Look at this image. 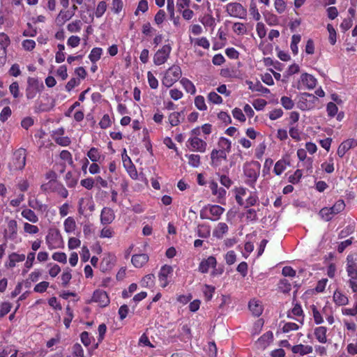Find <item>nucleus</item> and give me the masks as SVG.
Listing matches in <instances>:
<instances>
[{
  "mask_svg": "<svg viewBox=\"0 0 357 357\" xmlns=\"http://www.w3.org/2000/svg\"><path fill=\"white\" fill-rule=\"evenodd\" d=\"M353 241H354V238L351 237V238H347V240H345L344 241L340 242L337 245V251L339 253L343 252L344 251H345L346 248H348V246L351 245Z\"/></svg>",
  "mask_w": 357,
  "mask_h": 357,
  "instance_id": "nucleus-56",
  "label": "nucleus"
},
{
  "mask_svg": "<svg viewBox=\"0 0 357 357\" xmlns=\"http://www.w3.org/2000/svg\"><path fill=\"white\" fill-rule=\"evenodd\" d=\"M311 311L312 312V317L314 321L316 324H321L324 322V317L322 316V314L321 311H319L317 306L314 305H312L310 306Z\"/></svg>",
  "mask_w": 357,
  "mask_h": 357,
  "instance_id": "nucleus-33",
  "label": "nucleus"
},
{
  "mask_svg": "<svg viewBox=\"0 0 357 357\" xmlns=\"http://www.w3.org/2000/svg\"><path fill=\"white\" fill-rule=\"evenodd\" d=\"M345 269L349 278V285L352 291L357 293V255L355 252L347 255Z\"/></svg>",
  "mask_w": 357,
  "mask_h": 357,
  "instance_id": "nucleus-1",
  "label": "nucleus"
},
{
  "mask_svg": "<svg viewBox=\"0 0 357 357\" xmlns=\"http://www.w3.org/2000/svg\"><path fill=\"white\" fill-rule=\"evenodd\" d=\"M225 209L220 205H207L200 211V218L202 219H209L211 221H217L221 218Z\"/></svg>",
  "mask_w": 357,
  "mask_h": 357,
  "instance_id": "nucleus-4",
  "label": "nucleus"
},
{
  "mask_svg": "<svg viewBox=\"0 0 357 357\" xmlns=\"http://www.w3.org/2000/svg\"><path fill=\"white\" fill-rule=\"evenodd\" d=\"M300 82L308 89H314L317 83L315 77L307 73H303L301 75Z\"/></svg>",
  "mask_w": 357,
  "mask_h": 357,
  "instance_id": "nucleus-15",
  "label": "nucleus"
},
{
  "mask_svg": "<svg viewBox=\"0 0 357 357\" xmlns=\"http://www.w3.org/2000/svg\"><path fill=\"white\" fill-rule=\"evenodd\" d=\"M317 102H319L317 96L305 92L301 95L296 105L297 107L301 110H310L314 109Z\"/></svg>",
  "mask_w": 357,
  "mask_h": 357,
  "instance_id": "nucleus-7",
  "label": "nucleus"
},
{
  "mask_svg": "<svg viewBox=\"0 0 357 357\" xmlns=\"http://www.w3.org/2000/svg\"><path fill=\"white\" fill-rule=\"evenodd\" d=\"M209 188L212 194L217 197L218 202L222 204V200H225L226 197L227 190L224 188H219L218 183L213 180L209 182Z\"/></svg>",
  "mask_w": 357,
  "mask_h": 357,
  "instance_id": "nucleus-12",
  "label": "nucleus"
},
{
  "mask_svg": "<svg viewBox=\"0 0 357 357\" xmlns=\"http://www.w3.org/2000/svg\"><path fill=\"white\" fill-rule=\"evenodd\" d=\"M201 22L202 24H204L206 27V26H208V27H212L215 24V20L213 16L210 14H206L201 19Z\"/></svg>",
  "mask_w": 357,
  "mask_h": 357,
  "instance_id": "nucleus-63",
  "label": "nucleus"
},
{
  "mask_svg": "<svg viewBox=\"0 0 357 357\" xmlns=\"http://www.w3.org/2000/svg\"><path fill=\"white\" fill-rule=\"evenodd\" d=\"M29 206L33 209H37L40 211H45L47 209V206L41 204L37 199H30L29 201Z\"/></svg>",
  "mask_w": 357,
  "mask_h": 357,
  "instance_id": "nucleus-45",
  "label": "nucleus"
},
{
  "mask_svg": "<svg viewBox=\"0 0 357 357\" xmlns=\"http://www.w3.org/2000/svg\"><path fill=\"white\" fill-rule=\"evenodd\" d=\"M345 208V202L342 199H339L335 202L331 207H324L319 211V215L326 221L332 220L334 215L344 211Z\"/></svg>",
  "mask_w": 357,
  "mask_h": 357,
  "instance_id": "nucleus-5",
  "label": "nucleus"
},
{
  "mask_svg": "<svg viewBox=\"0 0 357 357\" xmlns=\"http://www.w3.org/2000/svg\"><path fill=\"white\" fill-rule=\"evenodd\" d=\"M191 151H199V153H205L208 144L205 140L200 139L199 137H190L185 144Z\"/></svg>",
  "mask_w": 357,
  "mask_h": 357,
  "instance_id": "nucleus-9",
  "label": "nucleus"
},
{
  "mask_svg": "<svg viewBox=\"0 0 357 357\" xmlns=\"http://www.w3.org/2000/svg\"><path fill=\"white\" fill-rule=\"evenodd\" d=\"M333 298L335 303L339 306L346 305V304L349 303L347 296L344 294L342 291H338V289L334 291Z\"/></svg>",
  "mask_w": 357,
  "mask_h": 357,
  "instance_id": "nucleus-24",
  "label": "nucleus"
},
{
  "mask_svg": "<svg viewBox=\"0 0 357 357\" xmlns=\"http://www.w3.org/2000/svg\"><path fill=\"white\" fill-rule=\"evenodd\" d=\"M289 164V162H287L284 159L278 160L273 168L274 174L276 175H281Z\"/></svg>",
  "mask_w": 357,
  "mask_h": 357,
  "instance_id": "nucleus-32",
  "label": "nucleus"
},
{
  "mask_svg": "<svg viewBox=\"0 0 357 357\" xmlns=\"http://www.w3.org/2000/svg\"><path fill=\"white\" fill-rule=\"evenodd\" d=\"M91 301L98 303L100 307H105L110 303L108 294L102 289H96L93 294Z\"/></svg>",
  "mask_w": 357,
  "mask_h": 357,
  "instance_id": "nucleus-11",
  "label": "nucleus"
},
{
  "mask_svg": "<svg viewBox=\"0 0 357 357\" xmlns=\"http://www.w3.org/2000/svg\"><path fill=\"white\" fill-rule=\"evenodd\" d=\"M327 331L328 328L326 326H320L314 328V335L315 336L318 342L321 344H326L328 342Z\"/></svg>",
  "mask_w": 357,
  "mask_h": 357,
  "instance_id": "nucleus-16",
  "label": "nucleus"
},
{
  "mask_svg": "<svg viewBox=\"0 0 357 357\" xmlns=\"http://www.w3.org/2000/svg\"><path fill=\"white\" fill-rule=\"evenodd\" d=\"M211 165L217 167L219 165L220 160H227V155L221 149H213L211 153Z\"/></svg>",
  "mask_w": 357,
  "mask_h": 357,
  "instance_id": "nucleus-18",
  "label": "nucleus"
},
{
  "mask_svg": "<svg viewBox=\"0 0 357 357\" xmlns=\"http://www.w3.org/2000/svg\"><path fill=\"white\" fill-rule=\"evenodd\" d=\"M248 307L254 316L259 317L263 312V306L259 300L251 299L248 303Z\"/></svg>",
  "mask_w": 357,
  "mask_h": 357,
  "instance_id": "nucleus-20",
  "label": "nucleus"
},
{
  "mask_svg": "<svg viewBox=\"0 0 357 357\" xmlns=\"http://www.w3.org/2000/svg\"><path fill=\"white\" fill-rule=\"evenodd\" d=\"M328 31V40L331 45H335L337 42V32L331 24H327Z\"/></svg>",
  "mask_w": 357,
  "mask_h": 357,
  "instance_id": "nucleus-46",
  "label": "nucleus"
},
{
  "mask_svg": "<svg viewBox=\"0 0 357 357\" xmlns=\"http://www.w3.org/2000/svg\"><path fill=\"white\" fill-rule=\"evenodd\" d=\"M64 228L67 233H70L75 230V222L73 218L68 217L66 219L64 222Z\"/></svg>",
  "mask_w": 357,
  "mask_h": 357,
  "instance_id": "nucleus-48",
  "label": "nucleus"
},
{
  "mask_svg": "<svg viewBox=\"0 0 357 357\" xmlns=\"http://www.w3.org/2000/svg\"><path fill=\"white\" fill-rule=\"evenodd\" d=\"M183 115V112H172L170 113L168 117L169 122L172 126H176L181 123V116Z\"/></svg>",
  "mask_w": 357,
  "mask_h": 357,
  "instance_id": "nucleus-36",
  "label": "nucleus"
},
{
  "mask_svg": "<svg viewBox=\"0 0 357 357\" xmlns=\"http://www.w3.org/2000/svg\"><path fill=\"white\" fill-rule=\"evenodd\" d=\"M301 40V36L299 34H294L291 38V50L294 55L298 54V45Z\"/></svg>",
  "mask_w": 357,
  "mask_h": 357,
  "instance_id": "nucleus-35",
  "label": "nucleus"
},
{
  "mask_svg": "<svg viewBox=\"0 0 357 357\" xmlns=\"http://www.w3.org/2000/svg\"><path fill=\"white\" fill-rule=\"evenodd\" d=\"M197 234L200 238H208L211 235V228L206 225H199L197 229Z\"/></svg>",
  "mask_w": 357,
  "mask_h": 357,
  "instance_id": "nucleus-34",
  "label": "nucleus"
},
{
  "mask_svg": "<svg viewBox=\"0 0 357 357\" xmlns=\"http://www.w3.org/2000/svg\"><path fill=\"white\" fill-rule=\"evenodd\" d=\"M261 164L257 160H252L244 164L243 170L245 177V183L250 188H255V185L260 174Z\"/></svg>",
  "mask_w": 357,
  "mask_h": 357,
  "instance_id": "nucleus-2",
  "label": "nucleus"
},
{
  "mask_svg": "<svg viewBox=\"0 0 357 357\" xmlns=\"http://www.w3.org/2000/svg\"><path fill=\"white\" fill-rule=\"evenodd\" d=\"M17 224L15 220H10L8 223V229L6 230L5 238L14 240L17 234Z\"/></svg>",
  "mask_w": 357,
  "mask_h": 357,
  "instance_id": "nucleus-23",
  "label": "nucleus"
},
{
  "mask_svg": "<svg viewBox=\"0 0 357 357\" xmlns=\"http://www.w3.org/2000/svg\"><path fill=\"white\" fill-rule=\"evenodd\" d=\"M248 84L249 85V89L252 91L260 92L262 93H270L269 89H267L266 88V86H264L261 82L259 81L256 82L255 84H253L252 82H248Z\"/></svg>",
  "mask_w": 357,
  "mask_h": 357,
  "instance_id": "nucleus-28",
  "label": "nucleus"
},
{
  "mask_svg": "<svg viewBox=\"0 0 357 357\" xmlns=\"http://www.w3.org/2000/svg\"><path fill=\"white\" fill-rule=\"evenodd\" d=\"M149 259V257L146 254H137L132 255L131 261L135 268H139L146 265Z\"/></svg>",
  "mask_w": 357,
  "mask_h": 357,
  "instance_id": "nucleus-19",
  "label": "nucleus"
},
{
  "mask_svg": "<svg viewBox=\"0 0 357 357\" xmlns=\"http://www.w3.org/2000/svg\"><path fill=\"white\" fill-rule=\"evenodd\" d=\"M102 54V48L101 47H94L91 50V61L96 62L100 59L101 55Z\"/></svg>",
  "mask_w": 357,
  "mask_h": 357,
  "instance_id": "nucleus-50",
  "label": "nucleus"
},
{
  "mask_svg": "<svg viewBox=\"0 0 357 357\" xmlns=\"http://www.w3.org/2000/svg\"><path fill=\"white\" fill-rule=\"evenodd\" d=\"M114 234L115 233H114L113 228L105 227L101 229V230L100 231L99 236L100 238H112V236H114Z\"/></svg>",
  "mask_w": 357,
  "mask_h": 357,
  "instance_id": "nucleus-55",
  "label": "nucleus"
},
{
  "mask_svg": "<svg viewBox=\"0 0 357 357\" xmlns=\"http://www.w3.org/2000/svg\"><path fill=\"white\" fill-rule=\"evenodd\" d=\"M22 215L29 221L36 223L38 218L35 213L31 209H24L22 211Z\"/></svg>",
  "mask_w": 357,
  "mask_h": 357,
  "instance_id": "nucleus-40",
  "label": "nucleus"
},
{
  "mask_svg": "<svg viewBox=\"0 0 357 357\" xmlns=\"http://www.w3.org/2000/svg\"><path fill=\"white\" fill-rule=\"evenodd\" d=\"M354 143V139H346L343 142H342L340 145H339V147L337 150V155L340 158L344 156L347 151L351 149Z\"/></svg>",
  "mask_w": 357,
  "mask_h": 357,
  "instance_id": "nucleus-22",
  "label": "nucleus"
},
{
  "mask_svg": "<svg viewBox=\"0 0 357 357\" xmlns=\"http://www.w3.org/2000/svg\"><path fill=\"white\" fill-rule=\"evenodd\" d=\"M71 270L67 268L61 275L62 286L66 287L72 278Z\"/></svg>",
  "mask_w": 357,
  "mask_h": 357,
  "instance_id": "nucleus-57",
  "label": "nucleus"
},
{
  "mask_svg": "<svg viewBox=\"0 0 357 357\" xmlns=\"http://www.w3.org/2000/svg\"><path fill=\"white\" fill-rule=\"evenodd\" d=\"M291 350L294 354L305 355L312 353L313 347L310 345H303V344H298L297 345L291 347Z\"/></svg>",
  "mask_w": 357,
  "mask_h": 357,
  "instance_id": "nucleus-21",
  "label": "nucleus"
},
{
  "mask_svg": "<svg viewBox=\"0 0 357 357\" xmlns=\"http://www.w3.org/2000/svg\"><path fill=\"white\" fill-rule=\"evenodd\" d=\"M303 173L302 170L301 169H296L294 172V174H291L288 177V181H289L291 183L296 184L298 183L300 181L301 177H302Z\"/></svg>",
  "mask_w": 357,
  "mask_h": 357,
  "instance_id": "nucleus-59",
  "label": "nucleus"
},
{
  "mask_svg": "<svg viewBox=\"0 0 357 357\" xmlns=\"http://www.w3.org/2000/svg\"><path fill=\"white\" fill-rule=\"evenodd\" d=\"M353 24L354 22L352 17H346L340 23V28L342 31L345 32L350 29Z\"/></svg>",
  "mask_w": 357,
  "mask_h": 357,
  "instance_id": "nucleus-53",
  "label": "nucleus"
},
{
  "mask_svg": "<svg viewBox=\"0 0 357 357\" xmlns=\"http://www.w3.org/2000/svg\"><path fill=\"white\" fill-rule=\"evenodd\" d=\"M259 202V197L257 192H250V195L247 198L245 201V208L251 207V206H255Z\"/></svg>",
  "mask_w": 357,
  "mask_h": 357,
  "instance_id": "nucleus-43",
  "label": "nucleus"
},
{
  "mask_svg": "<svg viewBox=\"0 0 357 357\" xmlns=\"http://www.w3.org/2000/svg\"><path fill=\"white\" fill-rule=\"evenodd\" d=\"M264 20L267 24L270 26L278 25L280 20L277 15L271 13V11H266L264 13Z\"/></svg>",
  "mask_w": 357,
  "mask_h": 357,
  "instance_id": "nucleus-27",
  "label": "nucleus"
},
{
  "mask_svg": "<svg viewBox=\"0 0 357 357\" xmlns=\"http://www.w3.org/2000/svg\"><path fill=\"white\" fill-rule=\"evenodd\" d=\"M194 103L196 108L199 110H206L208 108L206 104L205 98L202 95H199L195 97Z\"/></svg>",
  "mask_w": 357,
  "mask_h": 357,
  "instance_id": "nucleus-41",
  "label": "nucleus"
},
{
  "mask_svg": "<svg viewBox=\"0 0 357 357\" xmlns=\"http://www.w3.org/2000/svg\"><path fill=\"white\" fill-rule=\"evenodd\" d=\"M250 13L252 18L256 20L259 21V19H261V15L259 12L258 8L257 7L254 1H251L249 8Z\"/></svg>",
  "mask_w": 357,
  "mask_h": 357,
  "instance_id": "nucleus-47",
  "label": "nucleus"
},
{
  "mask_svg": "<svg viewBox=\"0 0 357 357\" xmlns=\"http://www.w3.org/2000/svg\"><path fill=\"white\" fill-rule=\"evenodd\" d=\"M218 146L225 151L227 155L231 150V142L229 139L225 138V137H220L218 142Z\"/></svg>",
  "mask_w": 357,
  "mask_h": 357,
  "instance_id": "nucleus-29",
  "label": "nucleus"
},
{
  "mask_svg": "<svg viewBox=\"0 0 357 357\" xmlns=\"http://www.w3.org/2000/svg\"><path fill=\"white\" fill-rule=\"evenodd\" d=\"M208 100L209 102L215 103V104H220L222 102V98L221 96L218 95V93L212 91L210 92L207 96Z\"/></svg>",
  "mask_w": 357,
  "mask_h": 357,
  "instance_id": "nucleus-61",
  "label": "nucleus"
},
{
  "mask_svg": "<svg viewBox=\"0 0 357 357\" xmlns=\"http://www.w3.org/2000/svg\"><path fill=\"white\" fill-rule=\"evenodd\" d=\"M228 229V225L226 223H223V222H220V223L218 224L216 229H214L213 235L218 238H222L224 234H227Z\"/></svg>",
  "mask_w": 357,
  "mask_h": 357,
  "instance_id": "nucleus-31",
  "label": "nucleus"
},
{
  "mask_svg": "<svg viewBox=\"0 0 357 357\" xmlns=\"http://www.w3.org/2000/svg\"><path fill=\"white\" fill-rule=\"evenodd\" d=\"M27 86L32 87L34 89H43L44 85L43 83H40L37 78L29 77L27 79Z\"/></svg>",
  "mask_w": 357,
  "mask_h": 357,
  "instance_id": "nucleus-54",
  "label": "nucleus"
},
{
  "mask_svg": "<svg viewBox=\"0 0 357 357\" xmlns=\"http://www.w3.org/2000/svg\"><path fill=\"white\" fill-rule=\"evenodd\" d=\"M73 357H84V351L82 347L76 343L73 347Z\"/></svg>",
  "mask_w": 357,
  "mask_h": 357,
  "instance_id": "nucleus-64",
  "label": "nucleus"
},
{
  "mask_svg": "<svg viewBox=\"0 0 357 357\" xmlns=\"http://www.w3.org/2000/svg\"><path fill=\"white\" fill-rule=\"evenodd\" d=\"M185 157L188 159V164L190 166L193 167H198L201 163V157L199 155H195V153H191V155H185Z\"/></svg>",
  "mask_w": 357,
  "mask_h": 357,
  "instance_id": "nucleus-39",
  "label": "nucleus"
},
{
  "mask_svg": "<svg viewBox=\"0 0 357 357\" xmlns=\"http://www.w3.org/2000/svg\"><path fill=\"white\" fill-rule=\"evenodd\" d=\"M26 157L23 151H17L14 153L13 165L16 169H22L25 166Z\"/></svg>",
  "mask_w": 357,
  "mask_h": 357,
  "instance_id": "nucleus-17",
  "label": "nucleus"
},
{
  "mask_svg": "<svg viewBox=\"0 0 357 357\" xmlns=\"http://www.w3.org/2000/svg\"><path fill=\"white\" fill-rule=\"evenodd\" d=\"M172 47L170 44H166L159 48L153 55V63L156 66L165 64L170 56Z\"/></svg>",
  "mask_w": 357,
  "mask_h": 357,
  "instance_id": "nucleus-8",
  "label": "nucleus"
},
{
  "mask_svg": "<svg viewBox=\"0 0 357 357\" xmlns=\"http://www.w3.org/2000/svg\"><path fill=\"white\" fill-rule=\"evenodd\" d=\"M278 289L283 293H289L291 290V283L288 279H280L278 283Z\"/></svg>",
  "mask_w": 357,
  "mask_h": 357,
  "instance_id": "nucleus-37",
  "label": "nucleus"
},
{
  "mask_svg": "<svg viewBox=\"0 0 357 357\" xmlns=\"http://www.w3.org/2000/svg\"><path fill=\"white\" fill-rule=\"evenodd\" d=\"M104 155L100 153V151L94 147L91 148V160L93 162H100L101 160H104Z\"/></svg>",
  "mask_w": 357,
  "mask_h": 357,
  "instance_id": "nucleus-44",
  "label": "nucleus"
},
{
  "mask_svg": "<svg viewBox=\"0 0 357 357\" xmlns=\"http://www.w3.org/2000/svg\"><path fill=\"white\" fill-rule=\"evenodd\" d=\"M155 276L154 274H148L140 280L139 285L142 288H152L155 285Z\"/></svg>",
  "mask_w": 357,
  "mask_h": 357,
  "instance_id": "nucleus-25",
  "label": "nucleus"
},
{
  "mask_svg": "<svg viewBox=\"0 0 357 357\" xmlns=\"http://www.w3.org/2000/svg\"><path fill=\"white\" fill-rule=\"evenodd\" d=\"M274 6L279 14H282L287 9V3L284 0H275Z\"/></svg>",
  "mask_w": 357,
  "mask_h": 357,
  "instance_id": "nucleus-60",
  "label": "nucleus"
},
{
  "mask_svg": "<svg viewBox=\"0 0 357 357\" xmlns=\"http://www.w3.org/2000/svg\"><path fill=\"white\" fill-rule=\"evenodd\" d=\"M273 340V335L271 331H268L266 333H264L263 335L259 337L257 340V343L261 345V347H266L268 345L269 342Z\"/></svg>",
  "mask_w": 357,
  "mask_h": 357,
  "instance_id": "nucleus-30",
  "label": "nucleus"
},
{
  "mask_svg": "<svg viewBox=\"0 0 357 357\" xmlns=\"http://www.w3.org/2000/svg\"><path fill=\"white\" fill-rule=\"evenodd\" d=\"M107 6L105 1H99L97 5L96 11H95L96 17H102V15H103V13H105V11L107 9Z\"/></svg>",
  "mask_w": 357,
  "mask_h": 357,
  "instance_id": "nucleus-52",
  "label": "nucleus"
},
{
  "mask_svg": "<svg viewBox=\"0 0 357 357\" xmlns=\"http://www.w3.org/2000/svg\"><path fill=\"white\" fill-rule=\"evenodd\" d=\"M218 262L215 257H213V255H211L206 259H203L199 265L198 270L202 273H206L209 271L211 268L213 269V266H216Z\"/></svg>",
  "mask_w": 357,
  "mask_h": 357,
  "instance_id": "nucleus-13",
  "label": "nucleus"
},
{
  "mask_svg": "<svg viewBox=\"0 0 357 357\" xmlns=\"http://www.w3.org/2000/svg\"><path fill=\"white\" fill-rule=\"evenodd\" d=\"M338 111V108L337 105H335L333 102H329L326 105V112L328 113V116L330 117H334L337 115Z\"/></svg>",
  "mask_w": 357,
  "mask_h": 357,
  "instance_id": "nucleus-51",
  "label": "nucleus"
},
{
  "mask_svg": "<svg viewBox=\"0 0 357 357\" xmlns=\"http://www.w3.org/2000/svg\"><path fill=\"white\" fill-rule=\"evenodd\" d=\"M225 10L226 13L231 17L246 19L248 15L246 7H244L243 4L238 3V1H232L226 4Z\"/></svg>",
  "mask_w": 357,
  "mask_h": 357,
  "instance_id": "nucleus-6",
  "label": "nucleus"
},
{
  "mask_svg": "<svg viewBox=\"0 0 357 357\" xmlns=\"http://www.w3.org/2000/svg\"><path fill=\"white\" fill-rule=\"evenodd\" d=\"M234 31L238 35H243L246 33V26L243 23L241 22H236L233 25Z\"/></svg>",
  "mask_w": 357,
  "mask_h": 357,
  "instance_id": "nucleus-62",
  "label": "nucleus"
},
{
  "mask_svg": "<svg viewBox=\"0 0 357 357\" xmlns=\"http://www.w3.org/2000/svg\"><path fill=\"white\" fill-rule=\"evenodd\" d=\"M148 84L151 89H155L159 85V82L153 73L149 71L147 73Z\"/></svg>",
  "mask_w": 357,
  "mask_h": 357,
  "instance_id": "nucleus-58",
  "label": "nucleus"
},
{
  "mask_svg": "<svg viewBox=\"0 0 357 357\" xmlns=\"http://www.w3.org/2000/svg\"><path fill=\"white\" fill-rule=\"evenodd\" d=\"M72 15L69 11L61 10L56 18V22L59 25L63 24L67 20H70Z\"/></svg>",
  "mask_w": 357,
  "mask_h": 357,
  "instance_id": "nucleus-38",
  "label": "nucleus"
},
{
  "mask_svg": "<svg viewBox=\"0 0 357 357\" xmlns=\"http://www.w3.org/2000/svg\"><path fill=\"white\" fill-rule=\"evenodd\" d=\"M115 217L114 210L109 207H104L100 214V222L105 225H109L114 220Z\"/></svg>",
  "mask_w": 357,
  "mask_h": 357,
  "instance_id": "nucleus-14",
  "label": "nucleus"
},
{
  "mask_svg": "<svg viewBox=\"0 0 357 357\" xmlns=\"http://www.w3.org/2000/svg\"><path fill=\"white\" fill-rule=\"evenodd\" d=\"M181 67L178 65H172L165 71L162 79V84L166 87H170L181 79Z\"/></svg>",
  "mask_w": 357,
  "mask_h": 357,
  "instance_id": "nucleus-3",
  "label": "nucleus"
},
{
  "mask_svg": "<svg viewBox=\"0 0 357 357\" xmlns=\"http://www.w3.org/2000/svg\"><path fill=\"white\" fill-rule=\"evenodd\" d=\"M173 275V268L170 265H163L161 266L160 270L159 271L158 278L160 285L162 288H165L169 283L168 280L170 275Z\"/></svg>",
  "mask_w": 357,
  "mask_h": 357,
  "instance_id": "nucleus-10",
  "label": "nucleus"
},
{
  "mask_svg": "<svg viewBox=\"0 0 357 357\" xmlns=\"http://www.w3.org/2000/svg\"><path fill=\"white\" fill-rule=\"evenodd\" d=\"M321 167L326 173H333V172L335 170L334 160L333 158H329L328 162L322 163Z\"/></svg>",
  "mask_w": 357,
  "mask_h": 357,
  "instance_id": "nucleus-49",
  "label": "nucleus"
},
{
  "mask_svg": "<svg viewBox=\"0 0 357 357\" xmlns=\"http://www.w3.org/2000/svg\"><path fill=\"white\" fill-rule=\"evenodd\" d=\"M89 204V199L82 198L79 199V206L78 212L80 215L86 216V215L85 214V212H86V211L89 208V207H88Z\"/></svg>",
  "mask_w": 357,
  "mask_h": 357,
  "instance_id": "nucleus-42",
  "label": "nucleus"
},
{
  "mask_svg": "<svg viewBox=\"0 0 357 357\" xmlns=\"http://www.w3.org/2000/svg\"><path fill=\"white\" fill-rule=\"evenodd\" d=\"M180 83L185 91L190 93L191 95H195L197 92L195 84L190 79L188 78H182L180 79Z\"/></svg>",
  "mask_w": 357,
  "mask_h": 357,
  "instance_id": "nucleus-26",
  "label": "nucleus"
}]
</instances>
